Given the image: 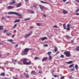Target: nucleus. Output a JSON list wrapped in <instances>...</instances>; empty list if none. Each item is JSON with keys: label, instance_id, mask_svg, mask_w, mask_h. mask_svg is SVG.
<instances>
[{"label": "nucleus", "instance_id": "0e129e2a", "mask_svg": "<svg viewBox=\"0 0 79 79\" xmlns=\"http://www.w3.org/2000/svg\"><path fill=\"white\" fill-rule=\"evenodd\" d=\"M16 30H15L14 31V33H16Z\"/></svg>", "mask_w": 79, "mask_h": 79}, {"label": "nucleus", "instance_id": "4be33fe9", "mask_svg": "<svg viewBox=\"0 0 79 79\" xmlns=\"http://www.w3.org/2000/svg\"><path fill=\"white\" fill-rule=\"evenodd\" d=\"M40 2H41V3H43V4H47V2H44L42 1H41Z\"/></svg>", "mask_w": 79, "mask_h": 79}, {"label": "nucleus", "instance_id": "13d9d810", "mask_svg": "<svg viewBox=\"0 0 79 79\" xmlns=\"http://www.w3.org/2000/svg\"><path fill=\"white\" fill-rule=\"evenodd\" d=\"M15 35H13V36H12V38H13L15 37Z\"/></svg>", "mask_w": 79, "mask_h": 79}, {"label": "nucleus", "instance_id": "3c124183", "mask_svg": "<svg viewBox=\"0 0 79 79\" xmlns=\"http://www.w3.org/2000/svg\"><path fill=\"white\" fill-rule=\"evenodd\" d=\"M79 10L78 9H77L76 11V13H77V12L79 11Z\"/></svg>", "mask_w": 79, "mask_h": 79}, {"label": "nucleus", "instance_id": "ea45409f", "mask_svg": "<svg viewBox=\"0 0 79 79\" xmlns=\"http://www.w3.org/2000/svg\"><path fill=\"white\" fill-rule=\"evenodd\" d=\"M39 73L40 74H42V71H39Z\"/></svg>", "mask_w": 79, "mask_h": 79}, {"label": "nucleus", "instance_id": "9d476101", "mask_svg": "<svg viewBox=\"0 0 79 79\" xmlns=\"http://www.w3.org/2000/svg\"><path fill=\"white\" fill-rule=\"evenodd\" d=\"M13 40L12 39H9L7 40L8 41L10 42H11L12 44H13L14 43V42H12L13 41Z\"/></svg>", "mask_w": 79, "mask_h": 79}, {"label": "nucleus", "instance_id": "de8ad7c7", "mask_svg": "<svg viewBox=\"0 0 79 79\" xmlns=\"http://www.w3.org/2000/svg\"><path fill=\"white\" fill-rule=\"evenodd\" d=\"M18 44H16L15 46V47L16 48L17 47H18Z\"/></svg>", "mask_w": 79, "mask_h": 79}, {"label": "nucleus", "instance_id": "423d86ee", "mask_svg": "<svg viewBox=\"0 0 79 79\" xmlns=\"http://www.w3.org/2000/svg\"><path fill=\"white\" fill-rule=\"evenodd\" d=\"M39 6L40 8V9H41V10H42V11L44 12V10H45L46 8L44 6L41 5H40Z\"/></svg>", "mask_w": 79, "mask_h": 79}, {"label": "nucleus", "instance_id": "6ab92c4d", "mask_svg": "<svg viewBox=\"0 0 79 79\" xmlns=\"http://www.w3.org/2000/svg\"><path fill=\"white\" fill-rule=\"evenodd\" d=\"M5 73H4V72H2V73H1L0 75L1 76H5Z\"/></svg>", "mask_w": 79, "mask_h": 79}, {"label": "nucleus", "instance_id": "7ed1b4c3", "mask_svg": "<svg viewBox=\"0 0 79 79\" xmlns=\"http://www.w3.org/2000/svg\"><path fill=\"white\" fill-rule=\"evenodd\" d=\"M64 54L67 57H69L71 56L70 52L68 51H66L64 52Z\"/></svg>", "mask_w": 79, "mask_h": 79}, {"label": "nucleus", "instance_id": "a18cd8bd", "mask_svg": "<svg viewBox=\"0 0 79 79\" xmlns=\"http://www.w3.org/2000/svg\"><path fill=\"white\" fill-rule=\"evenodd\" d=\"M75 1L79 3V0H75Z\"/></svg>", "mask_w": 79, "mask_h": 79}, {"label": "nucleus", "instance_id": "dca6fc26", "mask_svg": "<svg viewBox=\"0 0 79 79\" xmlns=\"http://www.w3.org/2000/svg\"><path fill=\"white\" fill-rule=\"evenodd\" d=\"M21 5V3H19L17 5L16 7H20Z\"/></svg>", "mask_w": 79, "mask_h": 79}, {"label": "nucleus", "instance_id": "1a4fd4ad", "mask_svg": "<svg viewBox=\"0 0 79 79\" xmlns=\"http://www.w3.org/2000/svg\"><path fill=\"white\" fill-rule=\"evenodd\" d=\"M68 12L67 11L65 10H63V14H68Z\"/></svg>", "mask_w": 79, "mask_h": 79}, {"label": "nucleus", "instance_id": "6e6552de", "mask_svg": "<svg viewBox=\"0 0 79 79\" xmlns=\"http://www.w3.org/2000/svg\"><path fill=\"white\" fill-rule=\"evenodd\" d=\"M24 74L27 78H28L29 77V75L28 74H27V73H24Z\"/></svg>", "mask_w": 79, "mask_h": 79}, {"label": "nucleus", "instance_id": "603ef678", "mask_svg": "<svg viewBox=\"0 0 79 79\" xmlns=\"http://www.w3.org/2000/svg\"><path fill=\"white\" fill-rule=\"evenodd\" d=\"M65 26H66V24L64 23L63 24V27H65Z\"/></svg>", "mask_w": 79, "mask_h": 79}, {"label": "nucleus", "instance_id": "6e6d98bb", "mask_svg": "<svg viewBox=\"0 0 79 79\" xmlns=\"http://www.w3.org/2000/svg\"><path fill=\"white\" fill-rule=\"evenodd\" d=\"M67 0H63V2H65Z\"/></svg>", "mask_w": 79, "mask_h": 79}, {"label": "nucleus", "instance_id": "a211bd4d", "mask_svg": "<svg viewBox=\"0 0 79 79\" xmlns=\"http://www.w3.org/2000/svg\"><path fill=\"white\" fill-rule=\"evenodd\" d=\"M76 51H79V46H77L76 48Z\"/></svg>", "mask_w": 79, "mask_h": 79}, {"label": "nucleus", "instance_id": "f3484780", "mask_svg": "<svg viewBox=\"0 0 79 79\" xmlns=\"http://www.w3.org/2000/svg\"><path fill=\"white\" fill-rule=\"evenodd\" d=\"M75 67L76 70H77L78 69V66L77 64H75Z\"/></svg>", "mask_w": 79, "mask_h": 79}, {"label": "nucleus", "instance_id": "8fccbe9b", "mask_svg": "<svg viewBox=\"0 0 79 79\" xmlns=\"http://www.w3.org/2000/svg\"><path fill=\"white\" fill-rule=\"evenodd\" d=\"M33 27L32 26H31V27H30V29H33Z\"/></svg>", "mask_w": 79, "mask_h": 79}, {"label": "nucleus", "instance_id": "774afa93", "mask_svg": "<svg viewBox=\"0 0 79 79\" xmlns=\"http://www.w3.org/2000/svg\"><path fill=\"white\" fill-rule=\"evenodd\" d=\"M2 56V55L0 54V58Z\"/></svg>", "mask_w": 79, "mask_h": 79}, {"label": "nucleus", "instance_id": "f257e3e1", "mask_svg": "<svg viewBox=\"0 0 79 79\" xmlns=\"http://www.w3.org/2000/svg\"><path fill=\"white\" fill-rule=\"evenodd\" d=\"M21 60H23V62L24 64L30 65H31L32 63L31 61L30 60L29 62H28L27 61L28 59L27 58H24L23 59H21Z\"/></svg>", "mask_w": 79, "mask_h": 79}, {"label": "nucleus", "instance_id": "7c9ffc66", "mask_svg": "<svg viewBox=\"0 0 79 79\" xmlns=\"http://www.w3.org/2000/svg\"><path fill=\"white\" fill-rule=\"evenodd\" d=\"M39 58H38V57H35V60H38V59H39Z\"/></svg>", "mask_w": 79, "mask_h": 79}, {"label": "nucleus", "instance_id": "69168bd1", "mask_svg": "<svg viewBox=\"0 0 79 79\" xmlns=\"http://www.w3.org/2000/svg\"><path fill=\"white\" fill-rule=\"evenodd\" d=\"M59 53V51H57V54H58Z\"/></svg>", "mask_w": 79, "mask_h": 79}, {"label": "nucleus", "instance_id": "e433bc0d", "mask_svg": "<svg viewBox=\"0 0 79 79\" xmlns=\"http://www.w3.org/2000/svg\"><path fill=\"white\" fill-rule=\"evenodd\" d=\"M11 33H6V35H7L8 36L11 35Z\"/></svg>", "mask_w": 79, "mask_h": 79}, {"label": "nucleus", "instance_id": "58836bf2", "mask_svg": "<svg viewBox=\"0 0 79 79\" xmlns=\"http://www.w3.org/2000/svg\"><path fill=\"white\" fill-rule=\"evenodd\" d=\"M53 27L55 28H58L57 26L56 25H55L54 26H53Z\"/></svg>", "mask_w": 79, "mask_h": 79}, {"label": "nucleus", "instance_id": "aec40b11", "mask_svg": "<svg viewBox=\"0 0 79 79\" xmlns=\"http://www.w3.org/2000/svg\"><path fill=\"white\" fill-rule=\"evenodd\" d=\"M3 26H0V31L1 30H3L4 28H3Z\"/></svg>", "mask_w": 79, "mask_h": 79}, {"label": "nucleus", "instance_id": "9b49d317", "mask_svg": "<svg viewBox=\"0 0 79 79\" xmlns=\"http://www.w3.org/2000/svg\"><path fill=\"white\" fill-rule=\"evenodd\" d=\"M48 58L47 57H44L43 58V60H42V61L43 62L45 61V60H47Z\"/></svg>", "mask_w": 79, "mask_h": 79}, {"label": "nucleus", "instance_id": "f03ea898", "mask_svg": "<svg viewBox=\"0 0 79 79\" xmlns=\"http://www.w3.org/2000/svg\"><path fill=\"white\" fill-rule=\"evenodd\" d=\"M29 50L30 49L29 48H25L22 52V55H27L28 54V52Z\"/></svg>", "mask_w": 79, "mask_h": 79}, {"label": "nucleus", "instance_id": "20e7f679", "mask_svg": "<svg viewBox=\"0 0 79 79\" xmlns=\"http://www.w3.org/2000/svg\"><path fill=\"white\" fill-rule=\"evenodd\" d=\"M8 15H10V14H14L17 15V16H20L21 15L19 14L18 13L16 12H9L8 13Z\"/></svg>", "mask_w": 79, "mask_h": 79}, {"label": "nucleus", "instance_id": "c9c22d12", "mask_svg": "<svg viewBox=\"0 0 79 79\" xmlns=\"http://www.w3.org/2000/svg\"><path fill=\"white\" fill-rule=\"evenodd\" d=\"M11 1L13 3H14V4H15L16 3V1L15 0H11Z\"/></svg>", "mask_w": 79, "mask_h": 79}, {"label": "nucleus", "instance_id": "e2e57ef3", "mask_svg": "<svg viewBox=\"0 0 79 79\" xmlns=\"http://www.w3.org/2000/svg\"><path fill=\"white\" fill-rule=\"evenodd\" d=\"M43 16H44V17H46V15H43Z\"/></svg>", "mask_w": 79, "mask_h": 79}, {"label": "nucleus", "instance_id": "ddd939ff", "mask_svg": "<svg viewBox=\"0 0 79 79\" xmlns=\"http://www.w3.org/2000/svg\"><path fill=\"white\" fill-rule=\"evenodd\" d=\"M32 34L31 33H29V34L27 35H26V36H25V38H26L27 37H28L29 36H30Z\"/></svg>", "mask_w": 79, "mask_h": 79}, {"label": "nucleus", "instance_id": "a19ab883", "mask_svg": "<svg viewBox=\"0 0 79 79\" xmlns=\"http://www.w3.org/2000/svg\"><path fill=\"white\" fill-rule=\"evenodd\" d=\"M30 12L32 14H34V11H32V10H31Z\"/></svg>", "mask_w": 79, "mask_h": 79}, {"label": "nucleus", "instance_id": "72a5a7b5", "mask_svg": "<svg viewBox=\"0 0 79 79\" xmlns=\"http://www.w3.org/2000/svg\"><path fill=\"white\" fill-rule=\"evenodd\" d=\"M66 30L67 31H70V28L69 27H68L66 28Z\"/></svg>", "mask_w": 79, "mask_h": 79}, {"label": "nucleus", "instance_id": "bf43d9fd", "mask_svg": "<svg viewBox=\"0 0 79 79\" xmlns=\"http://www.w3.org/2000/svg\"><path fill=\"white\" fill-rule=\"evenodd\" d=\"M6 31H7V30H4V32L5 33Z\"/></svg>", "mask_w": 79, "mask_h": 79}, {"label": "nucleus", "instance_id": "2f4dec72", "mask_svg": "<svg viewBox=\"0 0 79 79\" xmlns=\"http://www.w3.org/2000/svg\"><path fill=\"white\" fill-rule=\"evenodd\" d=\"M31 19V18H27V19H25V20H30Z\"/></svg>", "mask_w": 79, "mask_h": 79}, {"label": "nucleus", "instance_id": "c03bdc74", "mask_svg": "<svg viewBox=\"0 0 79 79\" xmlns=\"http://www.w3.org/2000/svg\"><path fill=\"white\" fill-rule=\"evenodd\" d=\"M44 46L45 47H47L48 46V44H45V45H44Z\"/></svg>", "mask_w": 79, "mask_h": 79}, {"label": "nucleus", "instance_id": "f8f14e48", "mask_svg": "<svg viewBox=\"0 0 79 79\" xmlns=\"http://www.w3.org/2000/svg\"><path fill=\"white\" fill-rule=\"evenodd\" d=\"M31 74H32L35 75V74H36V73L35 72V71H32L31 72Z\"/></svg>", "mask_w": 79, "mask_h": 79}, {"label": "nucleus", "instance_id": "c756f323", "mask_svg": "<svg viewBox=\"0 0 79 79\" xmlns=\"http://www.w3.org/2000/svg\"><path fill=\"white\" fill-rule=\"evenodd\" d=\"M54 77H59V76L58 75H54Z\"/></svg>", "mask_w": 79, "mask_h": 79}, {"label": "nucleus", "instance_id": "c85d7f7f", "mask_svg": "<svg viewBox=\"0 0 79 79\" xmlns=\"http://www.w3.org/2000/svg\"><path fill=\"white\" fill-rule=\"evenodd\" d=\"M71 26V25L70 24H68L67 25V27H70Z\"/></svg>", "mask_w": 79, "mask_h": 79}, {"label": "nucleus", "instance_id": "a878e982", "mask_svg": "<svg viewBox=\"0 0 79 79\" xmlns=\"http://www.w3.org/2000/svg\"><path fill=\"white\" fill-rule=\"evenodd\" d=\"M17 26V24H15L14 26V27H13L12 29H14Z\"/></svg>", "mask_w": 79, "mask_h": 79}, {"label": "nucleus", "instance_id": "4c0bfd02", "mask_svg": "<svg viewBox=\"0 0 79 79\" xmlns=\"http://www.w3.org/2000/svg\"><path fill=\"white\" fill-rule=\"evenodd\" d=\"M19 15H18V16H19V18L20 19H22V16H21V15H20V14H19Z\"/></svg>", "mask_w": 79, "mask_h": 79}, {"label": "nucleus", "instance_id": "09e8293b", "mask_svg": "<svg viewBox=\"0 0 79 79\" xmlns=\"http://www.w3.org/2000/svg\"><path fill=\"white\" fill-rule=\"evenodd\" d=\"M4 19H5V18L4 17H2V19H1V20H2Z\"/></svg>", "mask_w": 79, "mask_h": 79}, {"label": "nucleus", "instance_id": "338daca9", "mask_svg": "<svg viewBox=\"0 0 79 79\" xmlns=\"http://www.w3.org/2000/svg\"><path fill=\"white\" fill-rule=\"evenodd\" d=\"M4 79H8L7 78H3Z\"/></svg>", "mask_w": 79, "mask_h": 79}, {"label": "nucleus", "instance_id": "864d4df0", "mask_svg": "<svg viewBox=\"0 0 79 79\" xmlns=\"http://www.w3.org/2000/svg\"><path fill=\"white\" fill-rule=\"evenodd\" d=\"M74 41L73 40L71 41V43L73 44V43Z\"/></svg>", "mask_w": 79, "mask_h": 79}, {"label": "nucleus", "instance_id": "4468645a", "mask_svg": "<svg viewBox=\"0 0 79 79\" xmlns=\"http://www.w3.org/2000/svg\"><path fill=\"white\" fill-rule=\"evenodd\" d=\"M47 39V38L46 37H44L41 38V40L42 41H44L45 40H46Z\"/></svg>", "mask_w": 79, "mask_h": 79}, {"label": "nucleus", "instance_id": "37998d69", "mask_svg": "<svg viewBox=\"0 0 79 79\" xmlns=\"http://www.w3.org/2000/svg\"><path fill=\"white\" fill-rule=\"evenodd\" d=\"M64 77L62 76L61 78H60V79H64Z\"/></svg>", "mask_w": 79, "mask_h": 79}, {"label": "nucleus", "instance_id": "b1692460", "mask_svg": "<svg viewBox=\"0 0 79 79\" xmlns=\"http://www.w3.org/2000/svg\"><path fill=\"white\" fill-rule=\"evenodd\" d=\"M36 24L38 26H41V23H36Z\"/></svg>", "mask_w": 79, "mask_h": 79}, {"label": "nucleus", "instance_id": "4d7b16f0", "mask_svg": "<svg viewBox=\"0 0 79 79\" xmlns=\"http://www.w3.org/2000/svg\"><path fill=\"white\" fill-rule=\"evenodd\" d=\"M75 70V69L74 68H73V69H71V71H73Z\"/></svg>", "mask_w": 79, "mask_h": 79}, {"label": "nucleus", "instance_id": "f704fd0d", "mask_svg": "<svg viewBox=\"0 0 79 79\" xmlns=\"http://www.w3.org/2000/svg\"><path fill=\"white\" fill-rule=\"evenodd\" d=\"M14 2H10L9 3V5H13V4H14Z\"/></svg>", "mask_w": 79, "mask_h": 79}, {"label": "nucleus", "instance_id": "5fc2aeb1", "mask_svg": "<svg viewBox=\"0 0 79 79\" xmlns=\"http://www.w3.org/2000/svg\"><path fill=\"white\" fill-rule=\"evenodd\" d=\"M76 15H79V13H77L76 14Z\"/></svg>", "mask_w": 79, "mask_h": 79}, {"label": "nucleus", "instance_id": "473e14b6", "mask_svg": "<svg viewBox=\"0 0 79 79\" xmlns=\"http://www.w3.org/2000/svg\"><path fill=\"white\" fill-rule=\"evenodd\" d=\"M73 65H74V64H71L69 66V68H71L72 67H73Z\"/></svg>", "mask_w": 79, "mask_h": 79}, {"label": "nucleus", "instance_id": "cd10ccee", "mask_svg": "<svg viewBox=\"0 0 79 79\" xmlns=\"http://www.w3.org/2000/svg\"><path fill=\"white\" fill-rule=\"evenodd\" d=\"M33 6L34 7L36 8L37 7V4H35L33 5Z\"/></svg>", "mask_w": 79, "mask_h": 79}, {"label": "nucleus", "instance_id": "79ce46f5", "mask_svg": "<svg viewBox=\"0 0 79 79\" xmlns=\"http://www.w3.org/2000/svg\"><path fill=\"white\" fill-rule=\"evenodd\" d=\"M64 55H61V56H60V57L64 58Z\"/></svg>", "mask_w": 79, "mask_h": 79}, {"label": "nucleus", "instance_id": "412c9836", "mask_svg": "<svg viewBox=\"0 0 79 79\" xmlns=\"http://www.w3.org/2000/svg\"><path fill=\"white\" fill-rule=\"evenodd\" d=\"M73 63L72 61H69L67 62L68 64H71Z\"/></svg>", "mask_w": 79, "mask_h": 79}, {"label": "nucleus", "instance_id": "49530a36", "mask_svg": "<svg viewBox=\"0 0 79 79\" xmlns=\"http://www.w3.org/2000/svg\"><path fill=\"white\" fill-rule=\"evenodd\" d=\"M13 78L14 79H18L17 78V77H13Z\"/></svg>", "mask_w": 79, "mask_h": 79}, {"label": "nucleus", "instance_id": "0eeeda50", "mask_svg": "<svg viewBox=\"0 0 79 79\" xmlns=\"http://www.w3.org/2000/svg\"><path fill=\"white\" fill-rule=\"evenodd\" d=\"M14 7H15L14 6H9L7 8L8 9H11L14 8Z\"/></svg>", "mask_w": 79, "mask_h": 79}, {"label": "nucleus", "instance_id": "5701e85b", "mask_svg": "<svg viewBox=\"0 0 79 79\" xmlns=\"http://www.w3.org/2000/svg\"><path fill=\"white\" fill-rule=\"evenodd\" d=\"M58 50V48L57 47L55 48V49H54V51L55 52H56Z\"/></svg>", "mask_w": 79, "mask_h": 79}, {"label": "nucleus", "instance_id": "052dcab7", "mask_svg": "<svg viewBox=\"0 0 79 79\" xmlns=\"http://www.w3.org/2000/svg\"><path fill=\"white\" fill-rule=\"evenodd\" d=\"M15 62H16L17 61V60H15Z\"/></svg>", "mask_w": 79, "mask_h": 79}, {"label": "nucleus", "instance_id": "2eb2a0df", "mask_svg": "<svg viewBox=\"0 0 79 79\" xmlns=\"http://www.w3.org/2000/svg\"><path fill=\"white\" fill-rule=\"evenodd\" d=\"M20 21V19H17L15 20V21L14 22V23H15L17 22H19Z\"/></svg>", "mask_w": 79, "mask_h": 79}, {"label": "nucleus", "instance_id": "680f3d73", "mask_svg": "<svg viewBox=\"0 0 79 79\" xmlns=\"http://www.w3.org/2000/svg\"><path fill=\"white\" fill-rule=\"evenodd\" d=\"M64 29H66V26H64Z\"/></svg>", "mask_w": 79, "mask_h": 79}, {"label": "nucleus", "instance_id": "39448f33", "mask_svg": "<svg viewBox=\"0 0 79 79\" xmlns=\"http://www.w3.org/2000/svg\"><path fill=\"white\" fill-rule=\"evenodd\" d=\"M39 6L40 8V9H41V10H42V11L44 12V10H45L46 8L44 6L41 5H40Z\"/></svg>", "mask_w": 79, "mask_h": 79}, {"label": "nucleus", "instance_id": "bb28decb", "mask_svg": "<svg viewBox=\"0 0 79 79\" xmlns=\"http://www.w3.org/2000/svg\"><path fill=\"white\" fill-rule=\"evenodd\" d=\"M51 53L52 52H48V53H47V54H48V55H51Z\"/></svg>", "mask_w": 79, "mask_h": 79}, {"label": "nucleus", "instance_id": "393cba45", "mask_svg": "<svg viewBox=\"0 0 79 79\" xmlns=\"http://www.w3.org/2000/svg\"><path fill=\"white\" fill-rule=\"evenodd\" d=\"M52 59V57L51 56H49V60H50Z\"/></svg>", "mask_w": 79, "mask_h": 79}]
</instances>
